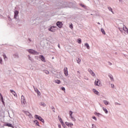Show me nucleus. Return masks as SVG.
I'll list each match as a JSON object with an SVG mask.
<instances>
[{
    "instance_id": "f257e3e1",
    "label": "nucleus",
    "mask_w": 128,
    "mask_h": 128,
    "mask_svg": "<svg viewBox=\"0 0 128 128\" xmlns=\"http://www.w3.org/2000/svg\"><path fill=\"white\" fill-rule=\"evenodd\" d=\"M21 102L22 104H26V98H24V96L22 95L21 96Z\"/></svg>"
},
{
    "instance_id": "f03ea898",
    "label": "nucleus",
    "mask_w": 128,
    "mask_h": 128,
    "mask_svg": "<svg viewBox=\"0 0 128 128\" xmlns=\"http://www.w3.org/2000/svg\"><path fill=\"white\" fill-rule=\"evenodd\" d=\"M34 118H37L38 120H40L42 122H44V120L40 116L35 115Z\"/></svg>"
},
{
    "instance_id": "7ed1b4c3",
    "label": "nucleus",
    "mask_w": 128,
    "mask_h": 128,
    "mask_svg": "<svg viewBox=\"0 0 128 128\" xmlns=\"http://www.w3.org/2000/svg\"><path fill=\"white\" fill-rule=\"evenodd\" d=\"M64 72L66 76H68V68H64Z\"/></svg>"
},
{
    "instance_id": "20e7f679",
    "label": "nucleus",
    "mask_w": 128,
    "mask_h": 128,
    "mask_svg": "<svg viewBox=\"0 0 128 128\" xmlns=\"http://www.w3.org/2000/svg\"><path fill=\"white\" fill-rule=\"evenodd\" d=\"M56 24L60 28H62V23L60 22H58Z\"/></svg>"
},
{
    "instance_id": "39448f33",
    "label": "nucleus",
    "mask_w": 128,
    "mask_h": 128,
    "mask_svg": "<svg viewBox=\"0 0 128 128\" xmlns=\"http://www.w3.org/2000/svg\"><path fill=\"white\" fill-rule=\"evenodd\" d=\"M94 84L95 86H100V81L98 80V79H96L95 80Z\"/></svg>"
},
{
    "instance_id": "423d86ee",
    "label": "nucleus",
    "mask_w": 128,
    "mask_h": 128,
    "mask_svg": "<svg viewBox=\"0 0 128 128\" xmlns=\"http://www.w3.org/2000/svg\"><path fill=\"white\" fill-rule=\"evenodd\" d=\"M56 26H51L48 28V30L50 32H56Z\"/></svg>"
},
{
    "instance_id": "0eeeda50",
    "label": "nucleus",
    "mask_w": 128,
    "mask_h": 128,
    "mask_svg": "<svg viewBox=\"0 0 128 128\" xmlns=\"http://www.w3.org/2000/svg\"><path fill=\"white\" fill-rule=\"evenodd\" d=\"M65 124L66 126H70V128H72V126H74L72 122H66Z\"/></svg>"
},
{
    "instance_id": "6e6552de",
    "label": "nucleus",
    "mask_w": 128,
    "mask_h": 128,
    "mask_svg": "<svg viewBox=\"0 0 128 128\" xmlns=\"http://www.w3.org/2000/svg\"><path fill=\"white\" fill-rule=\"evenodd\" d=\"M123 30H124V32H126V34H128V28H126V26L124 25L123 26Z\"/></svg>"
},
{
    "instance_id": "1a4fd4ad",
    "label": "nucleus",
    "mask_w": 128,
    "mask_h": 128,
    "mask_svg": "<svg viewBox=\"0 0 128 128\" xmlns=\"http://www.w3.org/2000/svg\"><path fill=\"white\" fill-rule=\"evenodd\" d=\"M28 52H29L30 54H36V51L34 50H31V49L28 50Z\"/></svg>"
},
{
    "instance_id": "9d476101",
    "label": "nucleus",
    "mask_w": 128,
    "mask_h": 128,
    "mask_svg": "<svg viewBox=\"0 0 128 128\" xmlns=\"http://www.w3.org/2000/svg\"><path fill=\"white\" fill-rule=\"evenodd\" d=\"M88 71L89 72L90 74L93 76H96V74H94V72L92 71V70L88 69Z\"/></svg>"
},
{
    "instance_id": "9b49d317",
    "label": "nucleus",
    "mask_w": 128,
    "mask_h": 128,
    "mask_svg": "<svg viewBox=\"0 0 128 128\" xmlns=\"http://www.w3.org/2000/svg\"><path fill=\"white\" fill-rule=\"evenodd\" d=\"M10 92H12V94L14 96H16V98L18 97V95L16 94V92H14L13 90H10Z\"/></svg>"
},
{
    "instance_id": "f8f14e48",
    "label": "nucleus",
    "mask_w": 128,
    "mask_h": 128,
    "mask_svg": "<svg viewBox=\"0 0 128 128\" xmlns=\"http://www.w3.org/2000/svg\"><path fill=\"white\" fill-rule=\"evenodd\" d=\"M40 60H42V62H46V58H44V56H40Z\"/></svg>"
},
{
    "instance_id": "ddd939ff",
    "label": "nucleus",
    "mask_w": 128,
    "mask_h": 128,
    "mask_svg": "<svg viewBox=\"0 0 128 128\" xmlns=\"http://www.w3.org/2000/svg\"><path fill=\"white\" fill-rule=\"evenodd\" d=\"M58 119L59 120V121L60 122V124H64V122H62V118H60V116H58Z\"/></svg>"
},
{
    "instance_id": "4468645a",
    "label": "nucleus",
    "mask_w": 128,
    "mask_h": 128,
    "mask_svg": "<svg viewBox=\"0 0 128 128\" xmlns=\"http://www.w3.org/2000/svg\"><path fill=\"white\" fill-rule=\"evenodd\" d=\"M18 11L16 10L14 12V18H16V16H18Z\"/></svg>"
},
{
    "instance_id": "2eb2a0df",
    "label": "nucleus",
    "mask_w": 128,
    "mask_h": 128,
    "mask_svg": "<svg viewBox=\"0 0 128 128\" xmlns=\"http://www.w3.org/2000/svg\"><path fill=\"white\" fill-rule=\"evenodd\" d=\"M102 110H104L105 113L108 114V110L106 108H105L104 107L102 108Z\"/></svg>"
},
{
    "instance_id": "dca6fc26",
    "label": "nucleus",
    "mask_w": 128,
    "mask_h": 128,
    "mask_svg": "<svg viewBox=\"0 0 128 128\" xmlns=\"http://www.w3.org/2000/svg\"><path fill=\"white\" fill-rule=\"evenodd\" d=\"M103 102L104 104H106V106H108V104L109 102H108V100H103Z\"/></svg>"
},
{
    "instance_id": "f3484780",
    "label": "nucleus",
    "mask_w": 128,
    "mask_h": 128,
    "mask_svg": "<svg viewBox=\"0 0 128 128\" xmlns=\"http://www.w3.org/2000/svg\"><path fill=\"white\" fill-rule=\"evenodd\" d=\"M93 92H94V94H98V91L96 90V89H94Z\"/></svg>"
},
{
    "instance_id": "a211bd4d",
    "label": "nucleus",
    "mask_w": 128,
    "mask_h": 128,
    "mask_svg": "<svg viewBox=\"0 0 128 128\" xmlns=\"http://www.w3.org/2000/svg\"><path fill=\"white\" fill-rule=\"evenodd\" d=\"M6 126H9V127H10V128H14V126H12V124H6Z\"/></svg>"
},
{
    "instance_id": "6ab92c4d",
    "label": "nucleus",
    "mask_w": 128,
    "mask_h": 128,
    "mask_svg": "<svg viewBox=\"0 0 128 128\" xmlns=\"http://www.w3.org/2000/svg\"><path fill=\"white\" fill-rule=\"evenodd\" d=\"M84 46L86 47V48H88V50H90V45H88V44L86 43L84 44Z\"/></svg>"
},
{
    "instance_id": "aec40b11",
    "label": "nucleus",
    "mask_w": 128,
    "mask_h": 128,
    "mask_svg": "<svg viewBox=\"0 0 128 128\" xmlns=\"http://www.w3.org/2000/svg\"><path fill=\"white\" fill-rule=\"evenodd\" d=\"M55 82L58 84H60V80H55Z\"/></svg>"
},
{
    "instance_id": "412c9836",
    "label": "nucleus",
    "mask_w": 128,
    "mask_h": 128,
    "mask_svg": "<svg viewBox=\"0 0 128 128\" xmlns=\"http://www.w3.org/2000/svg\"><path fill=\"white\" fill-rule=\"evenodd\" d=\"M80 6L84 8H86V5L82 4H80Z\"/></svg>"
},
{
    "instance_id": "4be33fe9",
    "label": "nucleus",
    "mask_w": 128,
    "mask_h": 128,
    "mask_svg": "<svg viewBox=\"0 0 128 128\" xmlns=\"http://www.w3.org/2000/svg\"><path fill=\"white\" fill-rule=\"evenodd\" d=\"M108 76L110 78L111 80H114V77L112 74L108 75Z\"/></svg>"
},
{
    "instance_id": "5701e85b",
    "label": "nucleus",
    "mask_w": 128,
    "mask_h": 128,
    "mask_svg": "<svg viewBox=\"0 0 128 128\" xmlns=\"http://www.w3.org/2000/svg\"><path fill=\"white\" fill-rule=\"evenodd\" d=\"M40 105L42 106H46V104L44 102H40Z\"/></svg>"
},
{
    "instance_id": "b1692460",
    "label": "nucleus",
    "mask_w": 128,
    "mask_h": 128,
    "mask_svg": "<svg viewBox=\"0 0 128 128\" xmlns=\"http://www.w3.org/2000/svg\"><path fill=\"white\" fill-rule=\"evenodd\" d=\"M69 28H71V30H72V28H74V26H72V24H70L69 25Z\"/></svg>"
},
{
    "instance_id": "393cba45",
    "label": "nucleus",
    "mask_w": 128,
    "mask_h": 128,
    "mask_svg": "<svg viewBox=\"0 0 128 128\" xmlns=\"http://www.w3.org/2000/svg\"><path fill=\"white\" fill-rule=\"evenodd\" d=\"M34 122L36 124V125L38 126H40V123L38 122V120H35Z\"/></svg>"
},
{
    "instance_id": "a878e982",
    "label": "nucleus",
    "mask_w": 128,
    "mask_h": 128,
    "mask_svg": "<svg viewBox=\"0 0 128 128\" xmlns=\"http://www.w3.org/2000/svg\"><path fill=\"white\" fill-rule=\"evenodd\" d=\"M76 60H77L78 64H80V59L79 58H78L76 59Z\"/></svg>"
},
{
    "instance_id": "bb28decb",
    "label": "nucleus",
    "mask_w": 128,
    "mask_h": 128,
    "mask_svg": "<svg viewBox=\"0 0 128 128\" xmlns=\"http://www.w3.org/2000/svg\"><path fill=\"white\" fill-rule=\"evenodd\" d=\"M44 72L46 74H50V72H48V70H44Z\"/></svg>"
},
{
    "instance_id": "cd10ccee",
    "label": "nucleus",
    "mask_w": 128,
    "mask_h": 128,
    "mask_svg": "<svg viewBox=\"0 0 128 128\" xmlns=\"http://www.w3.org/2000/svg\"><path fill=\"white\" fill-rule=\"evenodd\" d=\"M77 42L78 44H82V40H80V38H78V40H77Z\"/></svg>"
},
{
    "instance_id": "c85d7f7f",
    "label": "nucleus",
    "mask_w": 128,
    "mask_h": 128,
    "mask_svg": "<svg viewBox=\"0 0 128 128\" xmlns=\"http://www.w3.org/2000/svg\"><path fill=\"white\" fill-rule=\"evenodd\" d=\"M101 32L104 34H106V32H104V29H101Z\"/></svg>"
},
{
    "instance_id": "c756f323",
    "label": "nucleus",
    "mask_w": 128,
    "mask_h": 128,
    "mask_svg": "<svg viewBox=\"0 0 128 128\" xmlns=\"http://www.w3.org/2000/svg\"><path fill=\"white\" fill-rule=\"evenodd\" d=\"M70 118H71L72 120H73V122H76V118H74L72 117V116H71Z\"/></svg>"
},
{
    "instance_id": "7c9ffc66",
    "label": "nucleus",
    "mask_w": 128,
    "mask_h": 128,
    "mask_svg": "<svg viewBox=\"0 0 128 128\" xmlns=\"http://www.w3.org/2000/svg\"><path fill=\"white\" fill-rule=\"evenodd\" d=\"M108 10L112 12V9L110 7H108Z\"/></svg>"
},
{
    "instance_id": "2f4dec72",
    "label": "nucleus",
    "mask_w": 128,
    "mask_h": 128,
    "mask_svg": "<svg viewBox=\"0 0 128 128\" xmlns=\"http://www.w3.org/2000/svg\"><path fill=\"white\" fill-rule=\"evenodd\" d=\"M70 117L72 116V111L70 112Z\"/></svg>"
},
{
    "instance_id": "473e14b6",
    "label": "nucleus",
    "mask_w": 128,
    "mask_h": 128,
    "mask_svg": "<svg viewBox=\"0 0 128 128\" xmlns=\"http://www.w3.org/2000/svg\"><path fill=\"white\" fill-rule=\"evenodd\" d=\"M26 116H30V113L28 112H26Z\"/></svg>"
},
{
    "instance_id": "72a5a7b5",
    "label": "nucleus",
    "mask_w": 128,
    "mask_h": 128,
    "mask_svg": "<svg viewBox=\"0 0 128 128\" xmlns=\"http://www.w3.org/2000/svg\"><path fill=\"white\" fill-rule=\"evenodd\" d=\"M0 64H2V58L0 57Z\"/></svg>"
},
{
    "instance_id": "f704fd0d",
    "label": "nucleus",
    "mask_w": 128,
    "mask_h": 128,
    "mask_svg": "<svg viewBox=\"0 0 128 128\" xmlns=\"http://www.w3.org/2000/svg\"><path fill=\"white\" fill-rule=\"evenodd\" d=\"M92 118H93V119L94 120H96V116H93L92 117Z\"/></svg>"
},
{
    "instance_id": "c9c22d12",
    "label": "nucleus",
    "mask_w": 128,
    "mask_h": 128,
    "mask_svg": "<svg viewBox=\"0 0 128 128\" xmlns=\"http://www.w3.org/2000/svg\"><path fill=\"white\" fill-rule=\"evenodd\" d=\"M3 56H4V60H6V56L5 54H4V55H3Z\"/></svg>"
},
{
    "instance_id": "e433bc0d",
    "label": "nucleus",
    "mask_w": 128,
    "mask_h": 128,
    "mask_svg": "<svg viewBox=\"0 0 128 128\" xmlns=\"http://www.w3.org/2000/svg\"><path fill=\"white\" fill-rule=\"evenodd\" d=\"M62 90H66V88L64 87L62 88Z\"/></svg>"
},
{
    "instance_id": "4c0bfd02",
    "label": "nucleus",
    "mask_w": 128,
    "mask_h": 128,
    "mask_svg": "<svg viewBox=\"0 0 128 128\" xmlns=\"http://www.w3.org/2000/svg\"><path fill=\"white\" fill-rule=\"evenodd\" d=\"M58 127L59 128H62V125H60V124H58Z\"/></svg>"
},
{
    "instance_id": "58836bf2",
    "label": "nucleus",
    "mask_w": 128,
    "mask_h": 128,
    "mask_svg": "<svg viewBox=\"0 0 128 128\" xmlns=\"http://www.w3.org/2000/svg\"><path fill=\"white\" fill-rule=\"evenodd\" d=\"M112 88H114V84H111Z\"/></svg>"
},
{
    "instance_id": "ea45409f",
    "label": "nucleus",
    "mask_w": 128,
    "mask_h": 128,
    "mask_svg": "<svg viewBox=\"0 0 128 128\" xmlns=\"http://www.w3.org/2000/svg\"><path fill=\"white\" fill-rule=\"evenodd\" d=\"M1 100H4V98L2 96L0 97Z\"/></svg>"
},
{
    "instance_id": "a19ab883",
    "label": "nucleus",
    "mask_w": 128,
    "mask_h": 128,
    "mask_svg": "<svg viewBox=\"0 0 128 128\" xmlns=\"http://www.w3.org/2000/svg\"><path fill=\"white\" fill-rule=\"evenodd\" d=\"M2 102L4 106V100H2Z\"/></svg>"
},
{
    "instance_id": "79ce46f5",
    "label": "nucleus",
    "mask_w": 128,
    "mask_h": 128,
    "mask_svg": "<svg viewBox=\"0 0 128 128\" xmlns=\"http://www.w3.org/2000/svg\"><path fill=\"white\" fill-rule=\"evenodd\" d=\"M58 47L59 48H60V44H58Z\"/></svg>"
},
{
    "instance_id": "37998d69",
    "label": "nucleus",
    "mask_w": 128,
    "mask_h": 128,
    "mask_svg": "<svg viewBox=\"0 0 128 128\" xmlns=\"http://www.w3.org/2000/svg\"><path fill=\"white\" fill-rule=\"evenodd\" d=\"M2 94H0V97L2 98Z\"/></svg>"
},
{
    "instance_id": "c03bdc74",
    "label": "nucleus",
    "mask_w": 128,
    "mask_h": 128,
    "mask_svg": "<svg viewBox=\"0 0 128 128\" xmlns=\"http://www.w3.org/2000/svg\"><path fill=\"white\" fill-rule=\"evenodd\" d=\"M29 58H29L30 60H32L30 59V57L29 56Z\"/></svg>"
},
{
    "instance_id": "a18cd8bd",
    "label": "nucleus",
    "mask_w": 128,
    "mask_h": 128,
    "mask_svg": "<svg viewBox=\"0 0 128 128\" xmlns=\"http://www.w3.org/2000/svg\"><path fill=\"white\" fill-rule=\"evenodd\" d=\"M119 30H120V31L122 30V29L120 28H118Z\"/></svg>"
},
{
    "instance_id": "49530a36",
    "label": "nucleus",
    "mask_w": 128,
    "mask_h": 128,
    "mask_svg": "<svg viewBox=\"0 0 128 128\" xmlns=\"http://www.w3.org/2000/svg\"><path fill=\"white\" fill-rule=\"evenodd\" d=\"M92 128H94V124H92Z\"/></svg>"
},
{
    "instance_id": "de8ad7c7",
    "label": "nucleus",
    "mask_w": 128,
    "mask_h": 128,
    "mask_svg": "<svg viewBox=\"0 0 128 128\" xmlns=\"http://www.w3.org/2000/svg\"><path fill=\"white\" fill-rule=\"evenodd\" d=\"M116 104H118V103H116Z\"/></svg>"
},
{
    "instance_id": "09e8293b",
    "label": "nucleus",
    "mask_w": 128,
    "mask_h": 128,
    "mask_svg": "<svg viewBox=\"0 0 128 128\" xmlns=\"http://www.w3.org/2000/svg\"><path fill=\"white\" fill-rule=\"evenodd\" d=\"M52 110H54V108H52Z\"/></svg>"
},
{
    "instance_id": "8fccbe9b",
    "label": "nucleus",
    "mask_w": 128,
    "mask_h": 128,
    "mask_svg": "<svg viewBox=\"0 0 128 128\" xmlns=\"http://www.w3.org/2000/svg\"><path fill=\"white\" fill-rule=\"evenodd\" d=\"M98 24H100V23L98 22Z\"/></svg>"
}]
</instances>
